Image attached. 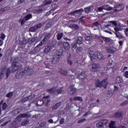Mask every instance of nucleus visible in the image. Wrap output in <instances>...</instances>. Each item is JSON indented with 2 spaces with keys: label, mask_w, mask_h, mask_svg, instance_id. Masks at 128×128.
Returning <instances> with one entry per match:
<instances>
[{
  "label": "nucleus",
  "mask_w": 128,
  "mask_h": 128,
  "mask_svg": "<svg viewBox=\"0 0 128 128\" xmlns=\"http://www.w3.org/2000/svg\"><path fill=\"white\" fill-rule=\"evenodd\" d=\"M34 74V70L29 67H24L17 72L16 76V78H20L25 74H28L29 76Z\"/></svg>",
  "instance_id": "nucleus-1"
},
{
  "label": "nucleus",
  "mask_w": 128,
  "mask_h": 128,
  "mask_svg": "<svg viewBox=\"0 0 128 128\" xmlns=\"http://www.w3.org/2000/svg\"><path fill=\"white\" fill-rule=\"evenodd\" d=\"M110 24H112L114 26H112L114 28V34L116 36V38H119V40H121L122 38H124V36H122V33H120V31L122 30V28H118V22L116 20H112L110 21Z\"/></svg>",
  "instance_id": "nucleus-2"
},
{
  "label": "nucleus",
  "mask_w": 128,
  "mask_h": 128,
  "mask_svg": "<svg viewBox=\"0 0 128 128\" xmlns=\"http://www.w3.org/2000/svg\"><path fill=\"white\" fill-rule=\"evenodd\" d=\"M60 58H62V52L57 51L52 58V64H56V62H60Z\"/></svg>",
  "instance_id": "nucleus-3"
},
{
  "label": "nucleus",
  "mask_w": 128,
  "mask_h": 128,
  "mask_svg": "<svg viewBox=\"0 0 128 128\" xmlns=\"http://www.w3.org/2000/svg\"><path fill=\"white\" fill-rule=\"evenodd\" d=\"M72 50L73 52H74L76 50V52L77 54H78V52H82V46H78V44L76 43H73L72 44Z\"/></svg>",
  "instance_id": "nucleus-4"
},
{
  "label": "nucleus",
  "mask_w": 128,
  "mask_h": 128,
  "mask_svg": "<svg viewBox=\"0 0 128 128\" xmlns=\"http://www.w3.org/2000/svg\"><path fill=\"white\" fill-rule=\"evenodd\" d=\"M56 46V44H54L53 43H50L48 45L46 46L44 52L46 54L50 52Z\"/></svg>",
  "instance_id": "nucleus-5"
},
{
  "label": "nucleus",
  "mask_w": 128,
  "mask_h": 128,
  "mask_svg": "<svg viewBox=\"0 0 128 128\" xmlns=\"http://www.w3.org/2000/svg\"><path fill=\"white\" fill-rule=\"evenodd\" d=\"M82 12H84V10L80 9L70 12V14H72L74 16H80L82 14Z\"/></svg>",
  "instance_id": "nucleus-6"
},
{
  "label": "nucleus",
  "mask_w": 128,
  "mask_h": 128,
  "mask_svg": "<svg viewBox=\"0 0 128 128\" xmlns=\"http://www.w3.org/2000/svg\"><path fill=\"white\" fill-rule=\"evenodd\" d=\"M6 66H4L0 70V80H2L6 76Z\"/></svg>",
  "instance_id": "nucleus-7"
},
{
  "label": "nucleus",
  "mask_w": 128,
  "mask_h": 128,
  "mask_svg": "<svg viewBox=\"0 0 128 128\" xmlns=\"http://www.w3.org/2000/svg\"><path fill=\"white\" fill-rule=\"evenodd\" d=\"M100 66L98 64H92V71L94 72L100 71Z\"/></svg>",
  "instance_id": "nucleus-8"
},
{
  "label": "nucleus",
  "mask_w": 128,
  "mask_h": 128,
  "mask_svg": "<svg viewBox=\"0 0 128 128\" xmlns=\"http://www.w3.org/2000/svg\"><path fill=\"white\" fill-rule=\"evenodd\" d=\"M44 38L42 40L44 42H48L50 38H52V33L50 32H44Z\"/></svg>",
  "instance_id": "nucleus-9"
},
{
  "label": "nucleus",
  "mask_w": 128,
  "mask_h": 128,
  "mask_svg": "<svg viewBox=\"0 0 128 128\" xmlns=\"http://www.w3.org/2000/svg\"><path fill=\"white\" fill-rule=\"evenodd\" d=\"M109 54H112L116 52V48L114 46H108L106 48Z\"/></svg>",
  "instance_id": "nucleus-10"
},
{
  "label": "nucleus",
  "mask_w": 128,
  "mask_h": 128,
  "mask_svg": "<svg viewBox=\"0 0 128 128\" xmlns=\"http://www.w3.org/2000/svg\"><path fill=\"white\" fill-rule=\"evenodd\" d=\"M96 38H98V40H103L104 42H112V39L110 38L104 37L102 36H96Z\"/></svg>",
  "instance_id": "nucleus-11"
},
{
  "label": "nucleus",
  "mask_w": 128,
  "mask_h": 128,
  "mask_svg": "<svg viewBox=\"0 0 128 128\" xmlns=\"http://www.w3.org/2000/svg\"><path fill=\"white\" fill-rule=\"evenodd\" d=\"M92 36H88L85 38V42H86L88 44H90L92 42Z\"/></svg>",
  "instance_id": "nucleus-12"
},
{
  "label": "nucleus",
  "mask_w": 128,
  "mask_h": 128,
  "mask_svg": "<svg viewBox=\"0 0 128 128\" xmlns=\"http://www.w3.org/2000/svg\"><path fill=\"white\" fill-rule=\"evenodd\" d=\"M97 53H96L94 51H90L89 52L90 58L92 60H96V56Z\"/></svg>",
  "instance_id": "nucleus-13"
},
{
  "label": "nucleus",
  "mask_w": 128,
  "mask_h": 128,
  "mask_svg": "<svg viewBox=\"0 0 128 128\" xmlns=\"http://www.w3.org/2000/svg\"><path fill=\"white\" fill-rule=\"evenodd\" d=\"M69 90H70V94H72V96L76 92V88H74V86H70L69 87Z\"/></svg>",
  "instance_id": "nucleus-14"
},
{
  "label": "nucleus",
  "mask_w": 128,
  "mask_h": 128,
  "mask_svg": "<svg viewBox=\"0 0 128 128\" xmlns=\"http://www.w3.org/2000/svg\"><path fill=\"white\" fill-rule=\"evenodd\" d=\"M63 48L64 50H68L70 48V43L68 42H64L63 43Z\"/></svg>",
  "instance_id": "nucleus-15"
},
{
  "label": "nucleus",
  "mask_w": 128,
  "mask_h": 128,
  "mask_svg": "<svg viewBox=\"0 0 128 128\" xmlns=\"http://www.w3.org/2000/svg\"><path fill=\"white\" fill-rule=\"evenodd\" d=\"M101 84L102 87L103 86L104 88H106L108 84V79H104L102 81Z\"/></svg>",
  "instance_id": "nucleus-16"
},
{
  "label": "nucleus",
  "mask_w": 128,
  "mask_h": 128,
  "mask_svg": "<svg viewBox=\"0 0 128 128\" xmlns=\"http://www.w3.org/2000/svg\"><path fill=\"white\" fill-rule=\"evenodd\" d=\"M33 98H34V95H31L28 96L27 98H25L21 100V102H28V100H32Z\"/></svg>",
  "instance_id": "nucleus-17"
},
{
  "label": "nucleus",
  "mask_w": 128,
  "mask_h": 128,
  "mask_svg": "<svg viewBox=\"0 0 128 128\" xmlns=\"http://www.w3.org/2000/svg\"><path fill=\"white\" fill-rule=\"evenodd\" d=\"M96 58H98V60H104V57L102 54L100 53H98L96 54Z\"/></svg>",
  "instance_id": "nucleus-18"
},
{
  "label": "nucleus",
  "mask_w": 128,
  "mask_h": 128,
  "mask_svg": "<svg viewBox=\"0 0 128 128\" xmlns=\"http://www.w3.org/2000/svg\"><path fill=\"white\" fill-rule=\"evenodd\" d=\"M10 70L12 72H16V70H18V66L16 65H12V66L10 68Z\"/></svg>",
  "instance_id": "nucleus-19"
},
{
  "label": "nucleus",
  "mask_w": 128,
  "mask_h": 128,
  "mask_svg": "<svg viewBox=\"0 0 128 128\" xmlns=\"http://www.w3.org/2000/svg\"><path fill=\"white\" fill-rule=\"evenodd\" d=\"M78 78L80 80H84L86 78V75L84 72H82L78 75Z\"/></svg>",
  "instance_id": "nucleus-20"
},
{
  "label": "nucleus",
  "mask_w": 128,
  "mask_h": 128,
  "mask_svg": "<svg viewBox=\"0 0 128 128\" xmlns=\"http://www.w3.org/2000/svg\"><path fill=\"white\" fill-rule=\"evenodd\" d=\"M56 88H52L49 90H48L47 92H48V94H56Z\"/></svg>",
  "instance_id": "nucleus-21"
},
{
  "label": "nucleus",
  "mask_w": 128,
  "mask_h": 128,
  "mask_svg": "<svg viewBox=\"0 0 128 128\" xmlns=\"http://www.w3.org/2000/svg\"><path fill=\"white\" fill-rule=\"evenodd\" d=\"M95 86L96 88H102V82H100L98 80L95 82Z\"/></svg>",
  "instance_id": "nucleus-22"
},
{
  "label": "nucleus",
  "mask_w": 128,
  "mask_h": 128,
  "mask_svg": "<svg viewBox=\"0 0 128 128\" xmlns=\"http://www.w3.org/2000/svg\"><path fill=\"white\" fill-rule=\"evenodd\" d=\"M83 42H84V38L82 36H79L78 38L77 42L76 44H82Z\"/></svg>",
  "instance_id": "nucleus-23"
},
{
  "label": "nucleus",
  "mask_w": 128,
  "mask_h": 128,
  "mask_svg": "<svg viewBox=\"0 0 128 128\" xmlns=\"http://www.w3.org/2000/svg\"><path fill=\"white\" fill-rule=\"evenodd\" d=\"M103 10H112V8L110 6L108 5H104L102 6Z\"/></svg>",
  "instance_id": "nucleus-24"
},
{
  "label": "nucleus",
  "mask_w": 128,
  "mask_h": 128,
  "mask_svg": "<svg viewBox=\"0 0 128 128\" xmlns=\"http://www.w3.org/2000/svg\"><path fill=\"white\" fill-rule=\"evenodd\" d=\"M122 114H123L122 112H116L114 115V117L116 118H120V116H122Z\"/></svg>",
  "instance_id": "nucleus-25"
},
{
  "label": "nucleus",
  "mask_w": 128,
  "mask_h": 128,
  "mask_svg": "<svg viewBox=\"0 0 128 128\" xmlns=\"http://www.w3.org/2000/svg\"><path fill=\"white\" fill-rule=\"evenodd\" d=\"M62 36H64V33L62 32L58 33L56 35L58 40H62Z\"/></svg>",
  "instance_id": "nucleus-26"
},
{
  "label": "nucleus",
  "mask_w": 128,
  "mask_h": 128,
  "mask_svg": "<svg viewBox=\"0 0 128 128\" xmlns=\"http://www.w3.org/2000/svg\"><path fill=\"white\" fill-rule=\"evenodd\" d=\"M64 92V88H60L58 89L57 90H56V92H57V94H62V92Z\"/></svg>",
  "instance_id": "nucleus-27"
},
{
  "label": "nucleus",
  "mask_w": 128,
  "mask_h": 128,
  "mask_svg": "<svg viewBox=\"0 0 128 128\" xmlns=\"http://www.w3.org/2000/svg\"><path fill=\"white\" fill-rule=\"evenodd\" d=\"M116 122L112 121L110 124H109L110 128H116Z\"/></svg>",
  "instance_id": "nucleus-28"
},
{
  "label": "nucleus",
  "mask_w": 128,
  "mask_h": 128,
  "mask_svg": "<svg viewBox=\"0 0 128 128\" xmlns=\"http://www.w3.org/2000/svg\"><path fill=\"white\" fill-rule=\"evenodd\" d=\"M11 63L12 64V66H16V64H18V61L16 60L15 58H12Z\"/></svg>",
  "instance_id": "nucleus-29"
},
{
  "label": "nucleus",
  "mask_w": 128,
  "mask_h": 128,
  "mask_svg": "<svg viewBox=\"0 0 128 128\" xmlns=\"http://www.w3.org/2000/svg\"><path fill=\"white\" fill-rule=\"evenodd\" d=\"M36 104L38 106H42L44 104V100H38L36 102Z\"/></svg>",
  "instance_id": "nucleus-30"
},
{
  "label": "nucleus",
  "mask_w": 128,
  "mask_h": 128,
  "mask_svg": "<svg viewBox=\"0 0 128 128\" xmlns=\"http://www.w3.org/2000/svg\"><path fill=\"white\" fill-rule=\"evenodd\" d=\"M37 30L38 29H36V26L30 27L29 29V31L32 32H36Z\"/></svg>",
  "instance_id": "nucleus-31"
},
{
  "label": "nucleus",
  "mask_w": 128,
  "mask_h": 128,
  "mask_svg": "<svg viewBox=\"0 0 128 128\" xmlns=\"http://www.w3.org/2000/svg\"><path fill=\"white\" fill-rule=\"evenodd\" d=\"M96 128H104V125L102 124L101 122L100 121L98 123L96 124Z\"/></svg>",
  "instance_id": "nucleus-32"
},
{
  "label": "nucleus",
  "mask_w": 128,
  "mask_h": 128,
  "mask_svg": "<svg viewBox=\"0 0 128 128\" xmlns=\"http://www.w3.org/2000/svg\"><path fill=\"white\" fill-rule=\"evenodd\" d=\"M6 79H8V78L10 76V69L8 68L6 69Z\"/></svg>",
  "instance_id": "nucleus-33"
},
{
  "label": "nucleus",
  "mask_w": 128,
  "mask_h": 128,
  "mask_svg": "<svg viewBox=\"0 0 128 128\" xmlns=\"http://www.w3.org/2000/svg\"><path fill=\"white\" fill-rule=\"evenodd\" d=\"M32 18V14H28L24 16V19L26 20H30Z\"/></svg>",
  "instance_id": "nucleus-34"
},
{
  "label": "nucleus",
  "mask_w": 128,
  "mask_h": 128,
  "mask_svg": "<svg viewBox=\"0 0 128 128\" xmlns=\"http://www.w3.org/2000/svg\"><path fill=\"white\" fill-rule=\"evenodd\" d=\"M20 109H16L12 111V114L15 116L18 114H20Z\"/></svg>",
  "instance_id": "nucleus-35"
},
{
  "label": "nucleus",
  "mask_w": 128,
  "mask_h": 128,
  "mask_svg": "<svg viewBox=\"0 0 128 128\" xmlns=\"http://www.w3.org/2000/svg\"><path fill=\"white\" fill-rule=\"evenodd\" d=\"M52 22H48L45 27V30H48V28H50L52 26Z\"/></svg>",
  "instance_id": "nucleus-36"
},
{
  "label": "nucleus",
  "mask_w": 128,
  "mask_h": 128,
  "mask_svg": "<svg viewBox=\"0 0 128 128\" xmlns=\"http://www.w3.org/2000/svg\"><path fill=\"white\" fill-rule=\"evenodd\" d=\"M92 6H90L84 8V12L86 13H88L90 12V8H92Z\"/></svg>",
  "instance_id": "nucleus-37"
},
{
  "label": "nucleus",
  "mask_w": 128,
  "mask_h": 128,
  "mask_svg": "<svg viewBox=\"0 0 128 128\" xmlns=\"http://www.w3.org/2000/svg\"><path fill=\"white\" fill-rule=\"evenodd\" d=\"M116 82H118V84L120 82H124V80H122V78L121 77H118L116 80Z\"/></svg>",
  "instance_id": "nucleus-38"
},
{
  "label": "nucleus",
  "mask_w": 128,
  "mask_h": 128,
  "mask_svg": "<svg viewBox=\"0 0 128 128\" xmlns=\"http://www.w3.org/2000/svg\"><path fill=\"white\" fill-rule=\"evenodd\" d=\"M102 124L104 126L105 124H106L108 123V120H100Z\"/></svg>",
  "instance_id": "nucleus-39"
},
{
  "label": "nucleus",
  "mask_w": 128,
  "mask_h": 128,
  "mask_svg": "<svg viewBox=\"0 0 128 128\" xmlns=\"http://www.w3.org/2000/svg\"><path fill=\"white\" fill-rule=\"evenodd\" d=\"M74 100H79L80 102H82V98L80 96H76L74 98Z\"/></svg>",
  "instance_id": "nucleus-40"
},
{
  "label": "nucleus",
  "mask_w": 128,
  "mask_h": 128,
  "mask_svg": "<svg viewBox=\"0 0 128 128\" xmlns=\"http://www.w3.org/2000/svg\"><path fill=\"white\" fill-rule=\"evenodd\" d=\"M46 44V42L42 40L40 43L36 46V48H40V46H42L43 44Z\"/></svg>",
  "instance_id": "nucleus-41"
},
{
  "label": "nucleus",
  "mask_w": 128,
  "mask_h": 128,
  "mask_svg": "<svg viewBox=\"0 0 128 128\" xmlns=\"http://www.w3.org/2000/svg\"><path fill=\"white\" fill-rule=\"evenodd\" d=\"M127 104H128V100H125L124 102H122L120 104V106H126Z\"/></svg>",
  "instance_id": "nucleus-42"
},
{
  "label": "nucleus",
  "mask_w": 128,
  "mask_h": 128,
  "mask_svg": "<svg viewBox=\"0 0 128 128\" xmlns=\"http://www.w3.org/2000/svg\"><path fill=\"white\" fill-rule=\"evenodd\" d=\"M72 28H74L76 30H78V28H80V26H78V25L76 24H73L72 25Z\"/></svg>",
  "instance_id": "nucleus-43"
},
{
  "label": "nucleus",
  "mask_w": 128,
  "mask_h": 128,
  "mask_svg": "<svg viewBox=\"0 0 128 128\" xmlns=\"http://www.w3.org/2000/svg\"><path fill=\"white\" fill-rule=\"evenodd\" d=\"M40 128H46V122H42L40 124Z\"/></svg>",
  "instance_id": "nucleus-44"
},
{
  "label": "nucleus",
  "mask_w": 128,
  "mask_h": 128,
  "mask_svg": "<svg viewBox=\"0 0 128 128\" xmlns=\"http://www.w3.org/2000/svg\"><path fill=\"white\" fill-rule=\"evenodd\" d=\"M61 74L62 76H68V71H64V70H62L60 71Z\"/></svg>",
  "instance_id": "nucleus-45"
},
{
  "label": "nucleus",
  "mask_w": 128,
  "mask_h": 128,
  "mask_svg": "<svg viewBox=\"0 0 128 128\" xmlns=\"http://www.w3.org/2000/svg\"><path fill=\"white\" fill-rule=\"evenodd\" d=\"M52 4V0H49L48 1H46L44 4V6H48V4Z\"/></svg>",
  "instance_id": "nucleus-46"
},
{
  "label": "nucleus",
  "mask_w": 128,
  "mask_h": 128,
  "mask_svg": "<svg viewBox=\"0 0 128 128\" xmlns=\"http://www.w3.org/2000/svg\"><path fill=\"white\" fill-rule=\"evenodd\" d=\"M8 108V104H6V102H4L2 104V108L4 110H6V108Z\"/></svg>",
  "instance_id": "nucleus-47"
},
{
  "label": "nucleus",
  "mask_w": 128,
  "mask_h": 128,
  "mask_svg": "<svg viewBox=\"0 0 128 128\" xmlns=\"http://www.w3.org/2000/svg\"><path fill=\"white\" fill-rule=\"evenodd\" d=\"M19 22H20L21 26H24V22H26V20H24L22 19V18H20L19 20Z\"/></svg>",
  "instance_id": "nucleus-48"
},
{
  "label": "nucleus",
  "mask_w": 128,
  "mask_h": 128,
  "mask_svg": "<svg viewBox=\"0 0 128 128\" xmlns=\"http://www.w3.org/2000/svg\"><path fill=\"white\" fill-rule=\"evenodd\" d=\"M28 124V120L27 119L22 122V126H26Z\"/></svg>",
  "instance_id": "nucleus-49"
},
{
  "label": "nucleus",
  "mask_w": 128,
  "mask_h": 128,
  "mask_svg": "<svg viewBox=\"0 0 128 128\" xmlns=\"http://www.w3.org/2000/svg\"><path fill=\"white\" fill-rule=\"evenodd\" d=\"M122 4H116L114 5V8H122Z\"/></svg>",
  "instance_id": "nucleus-50"
},
{
  "label": "nucleus",
  "mask_w": 128,
  "mask_h": 128,
  "mask_svg": "<svg viewBox=\"0 0 128 128\" xmlns=\"http://www.w3.org/2000/svg\"><path fill=\"white\" fill-rule=\"evenodd\" d=\"M23 118H28L30 117V115L28 114V113H25V114H23Z\"/></svg>",
  "instance_id": "nucleus-51"
},
{
  "label": "nucleus",
  "mask_w": 128,
  "mask_h": 128,
  "mask_svg": "<svg viewBox=\"0 0 128 128\" xmlns=\"http://www.w3.org/2000/svg\"><path fill=\"white\" fill-rule=\"evenodd\" d=\"M12 94H14V92H10L6 94V97L12 98Z\"/></svg>",
  "instance_id": "nucleus-52"
},
{
  "label": "nucleus",
  "mask_w": 128,
  "mask_h": 128,
  "mask_svg": "<svg viewBox=\"0 0 128 128\" xmlns=\"http://www.w3.org/2000/svg\"><path fill=\"white\" fill-rule=\"evenodd\" d=\"M42 23H40V24H37L35 26L36 27V28L37 30H38V29L40 28H42Z\"/></svg>",
  "instance_id": "nucleus-53"
},
{
  "label": "nucleus",
  "mask_w": 128,
  "mask_h": 128,
  "mask_svg": "<svg viewBox=\"0 0 128 128\" xmlns=\"http://www.w3.org/2000/svg\"><path fill=\"white\" fill-rule=\"evenodd\" d=\"M60 124H64V118H62L60 120Z\"/></svg>",
  "instance_id": "nucleus-54"
},
{
  "label": "nucleus",
  "mask_w": 128,
  "mask_h": 128,
  "mask_svg": "<svg viewBox=\"0 0 128 128\" xmlns=\"http://www.w3.org/2000/svg\"><path fill=\"white\" fill-rule=\"evenodd\" d=\"M36 49L34 48L31 52H30V54H36Z\"/></svg>",
  "instance_id": "nucleus-55"
},
{
  "label": "nucleus",
  "mask_w": 128,
  "mask_h": 128,
  "mask_svg": "<svg viewBox=\"0 0 128 128\" xmlns=\"http://www.w3.org/2000/svg\"><path fill=\"white\" fill-rule=\"evenodd\" d=\"M3 12H6L7 10H10V8L9 7H5L3 8H2Z\"/></svg>",
  "instance_id": "nucleus-56"
},
{
  "label": "nucleus",
  "mask_w": 128,
  "mask_h": 128,
  "mask_svg": "<svg viewBox=\"0 0 128 128\" xmlns=\"http://www.w3.org/2000/svg\"><path fill=\"white\" fill-rule=\"evenodd\" d=\"M85 120H86V118H84L78 121V124H80V122H84Z\"/></svg>",
  "instance_id": "nucleus-57"
},
{
  "label": "nucleus",
  "mask_w": 128,
  "mask_h": 128,
  "mask_svg": "<svg viewBox=\"0 0 128 128\" xmlns=\"http://www.w3.org/2000/svg\"><path fill=\"white\" fill-rule=\"evenodd\" d=\"M42 8H40L36 10V12L37 14H40L41 12H42Z\"/></svg>",
  "instance_id": "nucleus-58"
},
{
  "label": "nucleus",
  "mask_w": 128,
  "mask_h": 128,
  "mask_svg": "<svg viewBox=\"0 0 128 128\" xmlns=\"http://www.w3.org/2000/svg\"><path fill=\"white\" fill-rule=\"evenodd\" d=\"M28 42V40H24L22 41V44H26Z\"/></svg>",
  "instance_id": "nucleus-59"
},
{
  "label": "nucleus",
  "mask_w": 128,
  "mask_h": 128,
  "mask_svg": "<svg viewBox=\"0 0 128 128\" xmlns=\"http://www.w3.org/2000/svg\"><path fill=\"white\" fill-rule=\"evenodd\" d=\"M36 40H38V37H34L31 40V42H32H32H36Z\"/></svg>",
  "instance_id": "nucleus-60"
},
{
  "label": "nucleus",
  "mask_w": 128,
  "mask_h": 128,
  "mask_svg": "<svg viewBox=\"0 0 128 128\" xmlns=\"http://www.w3.org/2000/svg\"><path fill=\"white\" fill-rule=\"evenodd\" d=\"M0 38L1 40H4V38H6V35H4V34L2 33L1 34Z\"/></svg>",
  "instance_id": "nucleus-61"
},
{
  "label": "nucleus",
  "mask_w": 128,
  "mask_h": 128,
  "mask_svg": "<svg viewBox=\"0 0 128 128\" xmlns=\"http://www.w3.org/2000/svg\"><path fill=\"white\" fill-rule=\"evenodd\" d=\"M90 114V112H86L83 115V116H89V114Z\"/></svg>",
  "instance_id": "nucleus-62"
},
{
  "label": "nucleus",
  "mask_w": 128,
  "mask_h": 128,
  "mask_svg": "<svg viewBox=\"0 0 128 128\" xmlns=\"http://www.w3.org/2000/svg\"><path fill=\"white\" fill-rule=\"evenodd\" d=\"M67 64H70V66H71V64H72V62L70 60H67Z\"/></svg>",
  "instance_id": "nucleus-63"
},
{
  "label": "nucleus",
  "mask_w": 128,
  "mask_h": 128,
  "mask_svg": "<svg viewBox=\"0 0 128 128\" xmlns=\"http://www.w3.org/2000/svg\"><path fill=\"white\" fill-rule=\"evenodd\" d=\"M124 76H125V78H128V71L125 72Z\"/></svg>",
  "instance_id": "nucleus-64"
}]
</instances>
